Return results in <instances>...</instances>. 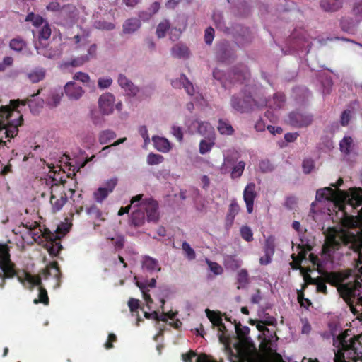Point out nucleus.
Returning a JSON list of instances; mask_svg holds the SVG:
<instances>
[{
  "label": "nucleus",
  "instance_id": "f257e3e1",
  "mask_svg": "<svg viewBox=\"0 0 362 362\" xmlns=\"http://www.w3.org/2000/svg\"><path fill=\"white\" fill-rule=\"evenodd\" d=\"M343 183L339 179L332 187L318 189L312 209L327 210L328 216L337 226L329 227L325 233V243L321 259L309 255L311 262L318 267L330 262L339 264L345 248L352 250L356 255L354 268L349 271L347 281L341 283L339 291L349 304L351 312L362 322V189L351 188L349 192L338 189Z\"/></svg>",
  "mask_w": 362,
  "mask_h": 362
},
{
  "label": "nucleus",
  "instance_id": "f03ea898",
  "mask_svg": "<svg viewBox=\"0 0 362 362\" xmlns=\"http://www.w3.org/2000/svg\"><path fill=\"white\" fill-rule=\"evenodd\" d=\"M285 96L282 93L274 94L272 99L267 100L264 98L257 95L252 96L250 93L246 94V90L240 93V95H233L230 100L232 107L240 112H247L255 107L268 106L269 110L265 113L266 117L272 122L278 119L277 110L284 107Z\"/></svg>",
  "mask_w": 362,
  "mask_h": 362
},
{
  "label": "nucleus",
  "instance_id": "7ed1b4c3",
  "mask_svg": "<svg viewBox=\"0 0 362 362\" xmlns=\"http://www.w3.org/2000/svg\"><path fill=\"white\" fill-rule=\"evenodd\" d=\"M142 194L132 197L131 205L125 208L122 207L118 215L122 216L133 209L132 213V222L134 226H141L146 218L148 221H157L159 218L158 203L152 199H142Z\"/></svg>",
  "mask_w": 362,
  "mask_h": 362
},
{
  "label": "nucleus",
  "instance_id": "20e7f679",
  "mask_svg": "<svg viewBox=\"0 0 362 362\" xmlns=\"http://www.w3.org/2000/svg\"><path fill=\"white\" fill-rule=\"evenodd\" d=\"M49 172L45 178V185L50 192L49 202L54 212L60 211L68 199L64 181L60 177L61 168L53 164H47Z\"/></svg>",
  "mask_w": 362,
  "mask_h": 362
},
{
  "label": "nucleus",
  "instance_id": "39448f33",
  "mask_svg": "<svg viewBox=\"0 0 362 362\" xmlns=\"http://www.w3.org/2000/svg\"><path fill=\"white\" fill-rule=\"evenodd\" d=\"M358 342L348 333V330L334 339L333 345L337 348L335 362H357Z\"/></svg>",
  "mask_w": 362,
  "mask_h": 362
},
{
  "label": "nucleus",
  "instance_id": "423d86ee",
  "mask_svg": "<svg viewBox=\"0 0 362 362\" xmlns=\"http://www.w3.org/2000/svg\"><path fill=\"white\" fill-rule=\"evenodd\" d=\"M185 126L191 134L199 133L204 138H214L216 132L212 125L204 121H200L194 118H189L185 121Z\"/></svg>",
  "mask_w": 362,
  "mask_h": 362
},
{
  "label": "nucleus",
  "instance_id": "0eeeda50",
  "mask_svg": "<svg viewBox=\"0 0 362 362\" xmlns=\"http://www.w3.org/2000/svg\"><path fill=\"white\" fill-rule=\"evenodd\" d=\"M98 109L103 115H110L115 110L120 112L122 110V101H116L115 95L110 93H103L98 100Z\"/></svg>",
  "mask_w": 362,
  "mask_h": 362
},
{
  "label": "nucleus",
  "instance_id": "6e6552de",
  "mask_svg": "<svg viewBox=\"0 0 362 362\" xmlns=\"http://www.w3.org/2000/svg\"><path fill=\"white\" fill-rule=\"evenodd\" d=\"M292 227L295 230L298 232L300 236V243L296 246V252H298L297 255L296 256L295 253H293L291 257L293 259V264L299 265L300 262L306 258L307 252L311 250V245L309 244L308 241L302 235L303 230L301 229L300 222L294 221L292 223Z\"/></svg>",
  "mask_w": 362,
  "mask_h": 362
},
{
  "label": "nucleus",
  "instance_id": "1a4fd4ad",
  "mask_svg": "<svg viewBox=\"0 0 362 362\" xmlns=\"http://www.w3.org/2000/svg\"><path fill=\"white\" fill-rule=\"evenodd\" d=\"M15 275L13 264L6 247H0V279L11 278Z\"/></svg>",
  "mask_w": 362,
  "mask_h": 362
},
{
  "label": "nucleus",
  "instance_id": "9d476101",
  "mask_svg": "<svg viewBox=\"0 0 362 362\" xmlns=\"http://www.w3.org/2000/svg\"><path fill=\"white\" fill-rule=\"evenodd\" d=\"M117 184V179L115 177L110 178L105 182L103 186L98 187L93 194L94 200L99 204H102L103 201L111 194Z\"/></svg>",
  "mask_w": 362,
  "mask_h": 362
},
{
  "label": "nucleus",
  "instance_id": "9b49d317",
  "mask_svg": "<svg viewBox=\"0 0 362 362\" xmlns=\"http://www.w3.org/2000/svg\"><path fill=\"white\" fill-rule=\"evenodd\" d=\"M313 116L310 114L293 112L288 115V123L294 127H303L310 125Z\"/></svg>",
  "mask_w": 362,
  "mask_h": 362
},
{
  "label": "nucleus",
  "instance_id": "f8f14e48",
  "mask_svg": "<svg viewBox=\"0 0 362 362\" xmlns=\"http://www.w3.org/2000/svg\"><path fill=\"white\" fill-rule=\"evenodd\" d=\"M206 315L208 319L211 321V322L218 327L220 332H222L221 334L219 335V341L228 346V341L227 337L224 335V330L226 329L225 325L222 323V319L219 314L216 311L211 310L209 309H206L205 310Z\"/></svg>",
  "mask_w": 362,
  "mask_h": 362
},
{
  "label": "nucleus",
  "instance_id": "ddd939ff",
  "mask_svg": "<svg viewBox=\"0 0 362 362\" xmlns=\"http://www.w3.org/2000/svg\"><path fill=\"white\" fill-rule=\"evenodd\" d=\"M64 91L70 100H78L85 93L83 88L74 81H69L64 85Z\"/></svg>",
  "mask_w": 362,
  "mask_h": 362
},
{
  "label": "nucleus",
  "instance_id": "4468645a",
  "mask_svg": "<svg viewBox=\"0 0 362 362\" xmlns=\"http://www.w3.org/2000/svg\"><path fill=\"white\" fill-rule=\"evenodd\" d=\"M156 280L154 278H152L150 280H145L143 281H136V285L139 288L141 292L142 293L143 298L148 308H151V305L153 303V300L151 298V296L148 294V291L150 288H153L156 286Z\"/></svg>",
  "mask_w": 362,
  "mask_h": 362
},
{
  "label": "nucleus",
  "instance_id": "2eb2a0df",
  "mask_svg": "<svg viewBox=\"0 0 362 362\" xmlns=\"http://www.w3.org/2000/svg\"><path fill=\"white\" fill-rule=\"evenodd\" d=\"M117 83L127 95L134 96L139 92V88L124 74H119Z\"/></svg>",
  "mask_w": 362,
  "mask_h": 362
},
{
  "label": "nucleus",
  "instance_id": "dca6fc26",
  "mask_svg": "<svg viewBox=\"0 0 362 362\" xmlns=\"http://www.w3.org/2000/svg\"><path fill=\"white\" fill-rule=\"evenodd\" d=\"M57 16L61 21L71 23L76 19L78 11L74 5L68 4L62 7Z\"/></svg>",
  "mask_w": 362,
  "mask_h": 362
},
{
  "label": "nucleus",
  "instance_id": "f3484780",
  "mask_svg": "<svg viewBox=\"0 0 362 362\" xmlns=\"http://www.w3.org/2000/svg\"><path fill=\"white\" fill-rule=\"evenodd\" d=\"M256 197L255 185L249 183L243 192V199L246 204L247 211L251 214L253 211L254 200Z\"/></svg>",
  "mask_w": 362,
  "mask_h": 362
},
{
  "label": "nucleus",
  "instance_id": "a211bd4d",
  "mask_svg": "<svg viewBox=\"0 0 362 362\" xmlns=\"http://www.w3.org/2000/svg\"><path fill=\"white\" fill-rule=\"evenodd\" d=\"M18 281L26 288H32L34 286H39L41 279L26 272H21L17 274Z\"/></svg>",
  "mask_w": 362,
  "mask_h": 362
},
{
  "label": "nucleus",
  "instance_id": "6ab92c4d",
  "mask_svg": "<svg viewBox=\"0 0 362 362\" xmlns=\"http://www.w3.org/2000/svg\"><path fill=\"white\" fill-rule=\"evenodd\" d=\"M172 85L177 88H184L189 95H193L194 93V86L185 75H181L179 78L173 80Z\"/></svg>",
  "mask_w": 362,
  "mask_h": 362
},
{
  "label": "nucleus",
  "instance_id": "aec40b11",
  "mask_svg": "<svg viewBox=\"0 0 362 362\" xmlns=\"http://www.w3.org/2000/svg\"><path fill=\"white\" fill-rule=\"evenodd\" d=\"M152 141L154 147L160 152L168 153L172 148L170 141L164 137L154 136L152 137Z\"/></svg>",
  "mask_w": 362,
  "mask_h": 362
},
{
  "label": "nucleus",
  "instance_id": "412c9836",
  "mask_svg": "<svg viewBox=\"0 0 362 362\" xmlns=\"http://www.w3.org/2000/svg\"><path fill=\"white\" fill-rule=\"evenodd\" d=\"M142 268L150 273L159 272L160 267L158 261L151 257L145 256L141 261Z\"/></svg>",
  "mask_w": 362,
  "mask_h": 362
},
{
  "label": "nucleus",
  "instance_id": "4be33fe9",
  "mask_svg": "<svg viewBox=\"0 0 362 362\" xmlns=\"http://www.w3.org/2000/svg\"><path fill=\"white\" fill-rule=\"evenodd\" d=\"M182 360L184 362H216L204 354L198 356L193 351L182 354Z\"/></svg>",
  "mask_w": 362,
  "mask_h": 362
},
{
  "label": "nucleus",
  "instance_id": "5701e85b",
  "mask_svg": "<svg viewBox=\"0 0 362 362\" xmlns=\"http://www.w3.org/2000/svg\"><path fill=\"white\" fill-rule=\"evenodd\" d=\"M23 227L34 241H38L42 236V232L36 222L27 223Z\"/></svg>",
  "mask_w": 362,
  "mask_h": 362
},
{
  "label": "nucleus",
  "instance_id": "b1692460",
  "mask_svg": "<svg viewBox=\"0 0 362 362\" xmlns=\"http://www.w3.org/2000/svg\"><path fill=\"white\" fill-rule=\"evenodd\" d=\"M141 27L140 20L136 18L127 19L123 24V32L125 34H132Z\"/></svg>",
  "mask_w": 362,
  "mask_h": 362
},
{
  "label": "nucleus",
  "instance_id": "393cba45",
  "mask_svg": "<svg viewBox=\"0 0 362 362\" xmlns=\"http://www.w3.org/2000/svg\"><path fill=\"white\" fill-rule=\"evenodd\" d=\"M216 136L212 138H204L199 144V152L202 155L206 154L211 151L215 144Z\"/></svg>",
  "mask_w": 362,
  "mask_h": 362
},
{
  "label": "nucleus",
  "instance_id": "a878e982",
  "mask_svg": "<svg viewBox=\"0 0 362 362\" xmlns=\"http://www.w3.org/2000/svg\"><path fill=\"white\" fill-rule=\"evenodd\" d=\"M189 54L188 47L183 44H176L171 48V54L177 58H187Z\"/></svg>",
  "mask_w": 362,
  "mask_h": 362
},
{
  "label": "nucleus",
  "instance_id": "bb28decb",
  "mask_svg": "<svg viewBox=\"0 0 362 362\" xmlns=\"http://www.w3.org/2000/svg\"><path fill=\"white\" fill-rule=\"evenodd\" d=\"M341 0H321L320 6L325 11H335L341 7Z\"/></svg>",
  "mask_w": 362,
  "mask_h": 362
},
{
  "label": "nucleus",
  "instance_id": "cd10ccee",
  "mask_svg": "<svg viewBox=\"0 0 362 362\" xmlns=\"http://www.w3.org/2000/svg\"><path fill=\"white\" fill-rule=\"evenodd\" d=\"M223 263L227 269L235 270L241 267V259L233 255H226L223 259Z\"/></svg>",
  "mask_w": 362,
  "mask_h": 362
},
{
  "label": "nucleus",
  "instance_id": "c85d7f7f",
  "mask_svg": "<svg viewBox=\"0 0 362 362\" xmlns=\"http://www.w3.org/2000/svg\"><path fill=\"white\" fill-rule=\"evenodd\" d=\"M46 276H52L54 279L55 285L54 287L57 288L59 286V269L57 267V262H52L47 266V271L45 272Z\"/></svg>",
  "mask_w": 362,
  "mask_h": 362
},
{
  "label": "nucleus",
  "instance_id": "c756f323",
  "mask_svg": "<svg viewBox=\"0 0 362 362\" xmlns=\"http://www.w3.org/2000/svg\"><path fill=\"white\" fill-rule=\"evenodd\" d=\"M175 314L173 313H163L161 314H158L156 311H153L152 313L144 312V317L147 319H153L156 320H161L165 322L168 319H173Z\"/></svg>",
  "mask_w": 362,
  "mask_h": 362
},
{
  "label": "nucleus",
  "instance_id": "7c9ffc66",
  "mask_svg": "<svg viewBox=\"0 0 362 362\" xmlns=\"http://www.w3.org/2000/svg\"><path fill=\"white\" fill-rule=\"evenodd\" d=\"M33 32L34 35L37 33L38 40L42 42V40H47L49 38L52 31L49 25L47 23Z\"/></svg>",
  "mask_w": 362,
  "mask_h": 362
},
{
  "label": "nucleus",
  "instance_id": "2f4dec72",
  "mask_svg": "<svg viewBox=\"0 0 362 362\" xmlns=\"http://www.w3.org/2000/svg\"><path fill=\"white\" fill-rule=\"evenodd\" d=\"M218 131L222 135H232L234 132V129L230 122L227 120L219 119L218 126Z\"/></svg>",
  "mask_w": 362,
  "mask_h": 362
},
{
  "label": "nucleus",
  "instance_id": "473e14b6",
  "mask_svg": "<svg viewBox=\"0 0 362 362\" xmlns=\"http://www.w3.org/2000/svg\"><path fill=\"white\" fill-rule=\"evenodd\" d=\"M340 151L346 154H349L354 148V141L351 136H344L339 144Z\"/></svg>",
  "mask_w": 362,
  "mask_h": 362
},
{
  "label": "nucleus",
  "instance_id": "72a5a7b5",
  "mask_svg": "<svg viewBox=\"0 0 362 362\" xmlns=\"http://www.w3.org/2000/svg\"><path fill=\"white\" fill-rule=\"evenodd\" d=\"M117 136L116 133L110 129L101 131L98 135V141L100 144H106L110 141L115 139Z\"/></svg>",
  "mask_w": 362,
  "mask_h": 362
},
{
  "label": "nucleus",
  "instance_id": "f704fd0d",
  "mask_svg": "<svg viewBox=\"0 0 362 362\" xmlns=\"http://www.w3.org/2000/svg\"><path fill=\"white\" fill-rule=\"evenodd\" d=\"M45 76V69H35L28 74V78L33 83H37L42 81Z\"/></svg>",
  "mask_w": 362,
  "mask_h": 362
},
{
  "label": "nucleus",
  "instance_id": "c9c22d12",
  "mask_svg": "<svg viewBox=\"0 0 362 362\" xmlns=\"http://www.w3.org/2000/svg\"><path fill=\"white\" fill-rule=\"evenodd\" d=\"M37 54L43 55L47 58H54L61 54L59 51H53L44 47H40L37 44L35 45Z\"/></svg>",
  "mask_w": 362,
  "mask_h": 362
},
{
  "label": "nucleus",
  "instance_id": "e433bc0d",
  "mask_svg": "<svg viewBox=\"0 0 362 362\" xmlns=\"http://www.w3.org/2000/svg\"><path fill=\"white\" fill-rule=\"evenodd\" d=\"M89 37V32L88 31H83L81 34H77L76 35L73 40L74 42V44L76 45V47H79L81 46H85L88 44V38Z\"/></svg>",
  "mask_w": 362,
  "mask_h": 362
},
{
  "label": "nucleus",
  "instance_id": "4c0bfd02",
  "mask_svg": "<svg viewBox=\"0 0 362 362\" xmlns=\"http://www.w3.org/2000/svg\"><path fill=\"white\" fill-rule=\"evenodd\" d=\"M25 21L31 22L33 25L36 28V30L43 25L44 23H47L41 16L35 15L33 13H30L26 16Z\"/></svg>",
  "mask_w": 362,
  "mask_h": 362
},
{
  "label": "nucleus",
  "instance_id": "58836bf2",
  "mask_svg": "<svg viewBox=\"0 0 362 362\" xmlns=\"http://www.w3.org/2000/svg\"><path fill=\"white\" fill-rule=\"evenodd\" d=\"M46 249L52 256H56L59 252V251L62 249V245L59 243L54 241V240H50L48 241L46 243Z\"/></svg>",
  "mask_w": 362,
  "mask_h": 362
},
{
  "label": "nucleus",
  "instance_id": "ea45409f",
  "mask_svg": "<svg viewBox=\"0 0 362 362\" xmlns=\"http://www.w3.org/2000/svg\"><path fill=\"white\" fill-rule=\"evenodd\" d=\"M170 23L168 20H163L160 22L156 28V35L158 37H164L166 32L170 29Z\"/></svg>",
  "mask_w": 362,
  "mask_h": 362
},
{
  "label": "nucleus",
  "instance_id": "a19ab883",
  "mask_svg": "<svg viewBox=\"0 0 362 362\" xmlns=\"http://www.w3.org/2000/svg\"><path fill=\"white\" fill-rule=\"evenodd\" d=\"M182 250L184 252V255L185 257L188 260H193L196 257V253L194 249L190 246V245L186 242L184 241L182 245Z\"/></svg>",
  "mask_w": 362,
  "mask_h": 362
},
{
  "label": "nucleus",
  "instance_id": "79ce46f5",
  "mask_svg": "<svg viewBox=\"0 0 362 362\" xmlns=\"http://www.w3.org/2000/svg\"><path fill=\"white\" fill-rule=\"evenodd\" d=\"M128 306L130 309V311L132 313V315H135L137 317L136 326H139V322L141 320L140 317H138L137 314V309L139 308V300L132 298L128 301Z\"/></svg>",
  "mask_w": 362,
  "mask_h": 362
},
{
  "label": "nucleus",
  "instance_id": "37998d69",
  "mask_svg": "<svg viewBox=\"0 0 362 362\" xmlns=\"http://www.w3.org/2000/svg\"><path fill=\"white\" fill-rule=\"evenodd\" d=\"M276 247V238L274 236H269L266 240L264 247V252H268L272 255L274 254Z\"/></svg>",
  "mask_w": 362,
  "mask_h": 362
},
{
  "label": "nucleus",
  "instance_id": "c03bdc74",
  "mask_svg": "<svg viewBox=\"0 0 362 362\" xmlns=\"http://www.w3.org/2000/svg\"><path fill=\"white\" fill-rule=\"evenodd\" d=\"M33 303L35 304L42 303L45 305H48L49 298L45 289L42 288V287L39 288L38 297L37 298L34 299Z\"/></svg>",
  "mask_w": 362,
  "mask_h": 362
},
{
  "label": "nucleus",
  "instance_id": "a18cd8bd",
  "mask_svg": "<svg viewBox=\"0 0 362 362\" xmlns=\"http://www.w3.org/2000/svg\"><path fill=\"white\" fill-rule=\"evenodd\" d=\"M245 163L244 161H240L238 162L233 168V170L231 172V177L232 178H238L240 177L245 169Z\"/></svg>",
  "mask_w": 362,
  "mask_h": 362
},
{
  "label": "nucleus",
  "instance_id": "49530a36",
  "mask_svg": "<svg viewBox=\"0 0 362 362\" xmlns=\"http://www.w3.org/2000/svg\"><path fill=\"white\" fill-rule=\"evenodd\" d=\"M147 163L151 165H158L164 160L163 156L151 153L147 156Z\"/></svg>",
  "mask_w": 362,
  "mask_h": 362
},
{
  "label": "nucleus",
  "instance_id": "de8ad7c7",
  "mask_svg": "<svg viewBox=\"0 0 362 362\" xmlns=\"http://www.w3.org/2000/svg\"><path fill=\"white\" fill-rule=\"evenodd\" d=\"M238 288L243 287L248 284V273L246 269H241L238 274Z\"/></svg>",
  "mask_w": 362,
  "mask_h": 362
},
{
  "label": "nucleus",
  "instance_id": "09e8293b",
  "mask_svg": "<svg viewBox=\"0 0 362 362\" xmlns=\"http://www.w3.org/2000/svg\"><path fill=\"white\" fill-rule=\"evenodd\" d=\"M241 237L247 242H251L253 240V233L251 228L247 226H242L240 230Z\"/></svg>",
  "mask_w": 362,
  "mask_h": 362
},
{
  "label": "nucleus",
  "instance_id": "8fccbe9b",
  "mask_svg": "<svg viewBox=\"0 0 362 362\" xmlns=\"http://www.w3.org/2000/svg\"><path fill=\"white\" fill-rule=\"evenodd\" d=\"M206 262L211 272L215 275H220L223 273V269L221 265L218 263L212 262L209 259H206Z\"/></svg>",
  "mask_w": 362,
  "mask_h": 362
},
{
  "label": "nucleus",
  "instance_id": "3c124183",
  "mask_svg": "<svg viewBox=\"0 0 362 362\" xmlns=\"http://www.w3.org/2000/svg\"><path fill=\"white\" fill-rule=\"evenodd\" d=\"M235 324V329L238 337L240 339H243L246 334H247L249 332V329L247 327H241L240 322H236L234 321Z\"/></svg>",
  "mask_w": 362,
  "mask_h": 362
},
{
  "label": "nucleus",
  "instance_id": "603ef678",
  "mask_svg": "<svg viewBox=\"0 0 362 362\" xmlns=\"http://www.w3.org/2000/svg\"><path fill=\"white\" fill-rule=\"evenodd\" d=\"M154 93V88L152 86H146L141 90L139 98L141 99H146L151 98Z\"/></svg>",
  "mask_w": 362,
  "mask_h": 362
},
{
  "label": "nucleus",
  "instance_id": "864d4df0",
  "mask_svg": "<svg viewBox=\"0 0 362 362\" xmlns=\"http://www.w3.org/2000/svg\"><path fill=\"white\" fill-rule=\"evenodd\" d=\"M25 45V42L21 39L15 38L10 42L11 48L17 52L21 51Z\"/></svg>",
  "mask_w": 362,
  "mask_h": 362
},
{
  "label": "nucleus",
  "instance_id": "5fc2aeb1",
  "mask_svg": "<svg viewBox=\"0 0 362 362\" xmlns=\"http://www.w3.org/2000/svg\"><path fill=\"white\" fill-rule=\"evenodd\" d=\"M73 81L76 82V81H80L83 83H87L90 81V76L88 74L78 71L75 73L73 75Z\"/></svg>",
  "mask_w": 362,
  "mask_h": 362
},
{
  "label": "nucleus",
  "instance_id": "6e6d98bb",
  "mask_svg": "<svg viewBox=\"0 0 362 362\" xmlns=\"http://www.w3.org/2000/svg\"><path fill=\"white\" fill-rule=\"evenodd\" d=\"M86 212L88 214L95 218L103 220L102 218V212L96 205H92L89 208L86 209Z\"/></svg>",
  "mask_w": 362,
  "mask_h": 362
},
{
  "label": "nucleus",
  "instance_id": "4d7b16f0",
  "mask_svg": "<svg viewBox=\"0 0 362 362\" xmlns=\"http://www.w3.org/2000/svg\"><path fill=\"white\" fill-rule=\"evenodd\" d=\"M341 29L347 33H354L355 31V24L350 23L348 19H343L341 21Z\"/></svg>",
  "mask_w": 362,
  "mask_h": 362
},
{
  "label": "nucleus",
  "instance_id": "13d9d810",
  "mask_svg": "<svg viewBox=\"0 0 362 362\" xmlns=\"http://www.w3.org/2000/svg\"><path fill=\"white\" fill-rule=\"evenodd\" d=\"M89 62L88 57H86L85 55L76 57L72 59L69 64L72 66H81L85 63Z\"/></svg>",
  "mask_w": 362,
  "mask_h": 362
},
{
  "label": "nucleus",
  "instance_id": "bf43d9fd",
  "mask_svg": "<svg viewBox=\"0 0 362 362\" xmlns=\"http://www.w3.org/2000/svg\"><path fill=\"white\" fill-rule=\"evenodd\" d=\"M112 83V79L110 77L100 78L98 81V86L101 89L109 88Z\"/></svg>",
  "mask_w": 362,
  "mask_h": 362
},
{
  "label": "nucleus",
  "instance_id": "052dcab7",
  "mask_svg": "<svg viewBox=\"0 0 362 362\" xmlns=\"http://www.w3.org/2000/svg\"><path fill=\"white\" fill-rule=\"evenodd\" d=\"M94 25L98 29L107 30H111L114 29V28H115V25L113 23L105 22V21H100L95 22Z\"/></svg>",
  "mask_w": 362,
  "mask_h": 362
},
{
  "label": "nucleus",
  "instance_id": "680f3d73",
  "mask_svg": "<svg viewBox=\"0 0 362 362\" xmlns=\"http://www.w3.org/2000/svg\"><path fill=\"white\" fill-rule=\"evenodd\" d=\"M214 37V30L211 27H209L205 30L204 40L208 45H211Z\"/></svg>",
  "mask_w": 362,
  "mask_h": 362
},
{
  "label": "nucleus",
  "instance_id": "e2e57ef3",
  "mask_svg": "<svg viewBox=\"0 0 362 362\" xmlns=\"http://www.w3.org/2000/svg\"><path fill=\"white\" fill-rule=\"evenodd\" d=\"M139 133L144 139V145L146 146L150 143V138L148 134V129L146 126H141L139 128Z\"/></svg>",
  "mask_w": 362,
  "mask_h": 362
},
{
  "label": "nucleus",
  "instance_id": "0e129e2a",
  "mask_svg": "<svg viewBox=\"0 0 362 362\" xmlns=\"http://www.w3.org/2000/svg\"><path fill=\"white\" fill-rule=\"evenodd\" d=\"M353 13L357 18L362 20V0L357 1L354 4L353 7Z\"/></svg>",
  "mask_w": 362,
  "mask_h": 362
},
{
  "label": "nucleus",
  "instance_id": "69168bd1",
  "mask_svg": "<svg viewBox=\"0 0 362 362\" xmlns=\"http://www.w3.org/2000/svg\"><path fill=\"white\" fill-rule=\"evenodd\" d=\"M172 134H173V136L179 141H182V139H183V133H182V128L180 127H177V126H173L172 127Z\"/></svg>",
  "mask_w": 362,
  "mask_h": 362
},
{
  "label": "nucleus",
  "instance_id": "338daca9",
  "mask_svg": "<svg viewBox=\"0 0 362 362\" xmlns=\"http://www.w3.org/2000/svg\"><path fill=\"white\" fill-rule=\"evenodd\" d=\"M213 18L216 25V27L218 29L223 30L225 32H228V29L225 26L224 23L222 22L221 16H220L219 15L214 14L213 16Z\"/></svg>",
  "mask_w": 362,
  "mask_h": 362
},
{
  "label": "nucleus",
  "instance_id": "774afa93",
  "mask_svg": "<svg viewBox=\"0 0 362 362\" xmlns=\"http://www.w3.org/2000/svg\"><path fill=\"white\" fill-rule=\"evenodd\" d=\"M314 168V162L311 159H305L303 163V168L305 173H310Z\"/></svg>",
  "mask_w": 362,
  "mask_h": 362
}]
</instances>
